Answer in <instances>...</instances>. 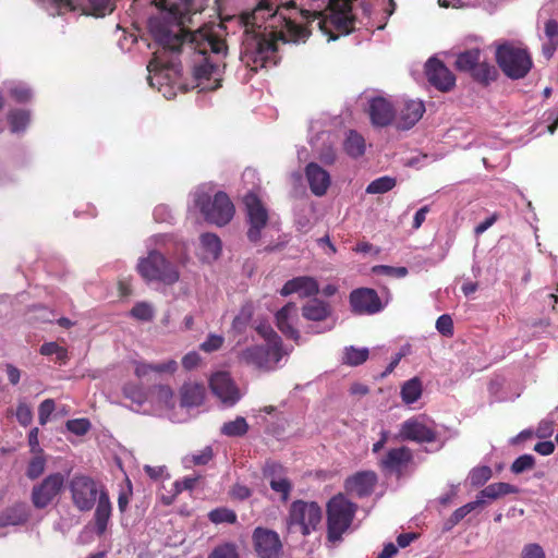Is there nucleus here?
I'll list each match as a JSON object with an SVG mask.
<instances>
[{"instance_id":"ea45409f","label":"nucleus","mask_w":558,"mask_h":558,"mask_svg":"<svg viewBox=\"0 0 558 558\" xmlns=\"http://www.w3.org/2000/svg\"><path fill=\"white\" fill-rule=\"evenodd\" d=\"M368 349H357L354 347L345 348L343 362L351 366H357L366 362L368 359Z\"/></svg>"},{"instance_id":"c756f323","label":"nucleus","mask_w":558,"mask_h":558,"mask_svg":"<svg viewBox=\"0 0 558 558\" xmlns=\"http://www.w3.org/2000/svg\"><path fill=\"white\" fill-rule=\"evenodd\" d=\"M253 315L254 306L251 302H246L241 306L239 313L233 318L231 324V331L234 335L244 333L252 322Z\"/></svg>"},{"instance_id":"a211bd4d","label":"nucleus","mask_w":558,"mask_h":558,"mask_svg":"<svg viewBox=\"0 0 558 558\" xmlns=\"http://www.w3.org/2000/svg\"><path fill=\"white\" fill-rule=\"evenodd\" d=\"M209 386L215 396L225 404L233 405L240 399V392L227 372H218L210 377Z\"/></svg>"},{"instance_id":"5701e85b","label":"nucleus","mask_w":558,"mask_h":558,"mask_svg":"<svg viewBox=\"0 0 558 558\" xmlns=\"http://www.w3.org/2000/svg\"><path fill=\"white\" fill-rule=\"evenodd\" d=\"M368 114L375 126L389 125L396 116L392 104L384 97H375L369 101Z\"/></svg>"},{"instance_id":"3c124183","label":"nucleus","mask_w":558,"mask_h":558,"mask_svg":"<svg viewBox=\"0 0 558 558\" xmlns=\"http://www.w3.org/2000/svg\"><path fill=\"white\" fill-rule=\"evenodd\" d=\"M66 428L69 432L77 435L84 436L90 429V422L88 418H73L66 422Z\"/></svg>"},{"instance_id":"a18cd8bd","label":"nucleus","mask_w":558,"mask_h":558,"mask_svg":"<svg viewBox=\"0 0 558 558\" xmlns=\"http://www.w3.org/2000/svg\"><path fill=\"white\" fill-rule=\"evenodd\" d=\"M207 558H241L238 547L233 543H223L216 546Z\"/></svg>"},{"instance_id":"9b49d317","label":"nucleus","mask_w":558,"mask_h":558,"mask_svg":"<svg viewBox=\"0 0 558 558\" xmlns=\"http://www.w3.org/2000/svg\"><path fill=\"white\" fill-rule=\"evenodd\" d=\"M322 519V508L317 502L294 500L289 509L288 527L292 532H299L306 536L317 530Z\"/></svg>"},{"instance_id":"0e129e2a","label":"nucleus","mask_w":558,"mask_h":558,"mask_svg":"<svg viewBox=\"0 0 558 558\" xmlns=\"http://www.w3.org/2000/svg\"><path fill=\"white\" fill-rule=\"evenodd\" d=\"M178 368L174 360H169L159 364H151V372L173 374Z\"/></svg>"},{"instance_id":"c85d7f7f","label":"nucleus","mask_w":558,"mask_h":558,"mask_svg":"<svg viewBox=\"0 0 558 558\" xmlns=\"http://www.w3.org/2000/svg\"><path fill=\"white\" fill-rule=\"evenodd\" d=\"M518 493V488L511 484L498 482L487 485L478 494L477 498L495 500L509 494Z\"/></svg>"},{"instance_id":"473e14b6","label":"nucleus","mask_w":558,"mask_h":558,"mask_svg":"<svg viewBox=\"0 0 558 558\" xmlns=\"http://www.w3.org/2000/svg\"><path fill=\"white\" fill-rule=\"evenodd\" d=\"M481 50L473 48L458 54L456 66L460 71L471 72L481 62Z\"/></svg>"},{"instance_id":"6e6d98bb","label":"nucleus","mask_w":558,"mask_h":558,"mask_svg":"<svg viewBox=\"0 0 558 558\" xmlns=\"http://www.w3.org/2000/svg\"><path fill=\"white\" fill-rule=\"evenodd\" d=\"M54 401L52 399H46L44 400L38 408V420L40 425H45L51 413L54 411Z\"/></svg>"},{"instance_id":"f3484780","label":"nucleus","mask_w":558,"mask_h":558,"mask_svg":"<svg viewBox=\"0 0 558 558\" xmlns=\"http://www.w3.org/2000/svg\"><path fill=\"white\" fill-rule=\"evenodd\" d=\"M425 72L430 85L440 92H449L456 85L454 74L437 58L426 62Z\"/></svg>"},{"instance_id":"7ed1b4c3","label":"nucleus","mask_w":558,"mask_h":558,"mask_svg":"<svg viewBox=\"0 0 558 558\" xmlns=\"http://www.w3.org/2000/svg\"><path fill=\"white\" fill-rule=\"evenodd\" d=\"M68 486L75 509L87 512L95 508L93 515L95 533L102 536L108 530L113 511L106 486L84 474H74Z\"/></svg>"},{"instance_id":"79ce46f5","label":"nucleus","mask_w":558,"mask_h":558,"mask_svg":"<svg viewBox=\"0 0 558 558\" xmlns=\"http://www.w3.org/2000/svg\"><path fill=\"white\" fill-rule=\"evenodd\" d=\"M263 476L268 483L279 481L287 477V469L276 461H266L263 466Z\"/></svg>"},{"instance_id":"9d476101","label":"nucleus","mask_w":558,"mask_h":558,"mask_svg":"<svg viewBox=\"0 0 558 558\" xmlns=\"http://www.w3.org/2000/svg\"><path fill=\"white\" fill-rule=\"evenodd\" d=\"M288 353L284 348L267 344H253L238 353V362L258 372L268 373L277 368L279 362Z\"/></svg>"},{"instance_id":"09e8293b","label":"nucleus","mask_w":558,"mask_h":558,"mask_svg":"<svg viewBox=\"0 0 558 558\" xmlns=\"http://www.w3.org/2000/svg\"><path fill=\"white\" fill-rule=\"evenodd\" d=\"M90 13L95 16H105L113 11L111 0H87Z\"/></svg>"},{"instance_id":"dca6fc26","label":"nucleus","mask_w":558,"mask_h":558,"mask_svg":"<svg viewBox=\"0 0 558 558\" xmlns=\"http://www.w3.org/2000/svg\"><path fill=\"white\" fill-rule=\"evenodd\" d=\"M350 305L352 312L359 315L376 314L381 311L380 298L374 289L359 288L350 293Z\"/></svg>"},{"instance_id":"f03ea898","label":"nucleus","mask_w":558,"mask_h":558,"mask_svg":"<svg viewBox=\"0 0 558 558\" xmlns=\"http://www.w3.org/2000/svg\"><path fill=\"white\" fill-rule=\"evenodd\" d=\"M272 4L268 0H262L253 11L241 14L245 32L240 59L254 73L259 69L274 66L279 61L274 39L280 34L268 33L265 29Z\"/></svg>"},{"instance_id":"423d86ee","label":"nucleus","mask_w":558,"mask_h":558,"mask_svg":"<svg viewBox=\"0 0 558 558\" xmlns=\"http://www.w3.org/2000/svg\"><path fill=\"white\" fill-rule=\"evenodd\" d=\"M291 9H295L294 4H284L282 7H275V4H272V10L267 20L268 22L265 29L268 33L280 34L279 37L276 36L274 39L277 49L278 41H304L311 35V31L306 26L295 23L291 16L288 15Z\"/></svg>"},{"instance_id":"2f4dec72","label":"nucleus","mask_w":558,"mask_h":558,"mask_svg":"<svg viewBox=\"0 0 558 558\" xmlns=\"http://www.w3.org/2000/svg\"><path fill=\"white\" fill-rule=\"evenodd\" d=\"M422 381L417 377L407 380L401 387V399L405 404L416 402L422 396Z\"/></svg>"},{"instance_id":"4c0bfd02","label":"nucleus","mask_w":558,"mask_h":558,"mask_svg":"<svg viewBox=\"0 0 558 558\" xmlns=\"http://www.w3.org/2000/svg\"><path fill=\"white\" fill-rule=\"evenodd\" d=\"M33 454L34 457L29 460L26 469V476L29 480L38 478L46 469V458L44 452H36Z\"/></svg>"},{"instance_id":"49530a36","label":"nucleus","mask_w":558,"mask_h":558,"mask_svg":"<svg viewBox=\"0 0 558 558\" xmlns=\"http://www.w3.org/2000/svg\"><path fill=\"white\" fill-rule=\"evenodd\" d=\"M535 465V459L532 454H522L518 457L510 466V470L514 474H521L527 470L533 469Z\"/></svg>"},{"instance_id":"20e7f679","label":"nucleus","mask_w":558,"mask_h":558,"mask_svg":"<svg viewBox=\"0 0 558 558\" xmlns=\"http://www.w3.org/2000/svg\"><path fill=\"white\" fill-rule=\"evenodd\" d=\"M355 0H329L325 11L314 12V20L328 40H336L355 31L356 17L352 12Z\"/></svg>"},{"instance_id":"6e6552de","label":"nucleus","mask_w":558,"mask_h":558,"mask_svg":"<svg viewBox=\"0 0 558 558\" xmlns=\"http://www.w3.org/2000/svg\"><path fill=\"white\" fill-rule=\"evenodd\" d=\"M137 270L148 282L157 281L172 286L180 279L178 266L158 251H150L146 257L141 258Z\"/></svg>"},{"instance_id":"b1692460","label":"nucleus","mask_w":558,"mask_h":558,"mask_svg":"<svg viewBox=\"0 0 558 558\" xmlns=\"http://www.w3.org/2000/svg\"><path fill=\"white\" fill-rule=\"evenodd\" d=\"M305 175L311 192L318 197L324 196L331 183L330 174L316 162H310L305 167Z\"/></svg>"},{"instance_id":"f257e3e1","label":"nucleus","mask_w":558,"mask_h":558,"mask_svg":"<svg viewBox=\"0 0 558 558\" xmlns=\"http://www.w3.org/2000/svg\"><path fill=\"white\" fill-rule=\"evenodd\" d=\"M193 1L178 0L166 16L150 17L148 29L158 45L172 52H180L186 40L195 44L194 49L203 56V60L194 66V76L203 90H216L221 87L226 64L221 66L218 60L208 56V52L218 59L226 57L228 47L223 39L211 33H191L184 28V19L191 13Z\"/></svg>"},{"instance_id":"603ef678","label":"nucleus","mask_w":558,"mask_h":558,"mask_svg":"<svg viewBox=\"0 0 558 558\" xmlns=\"http://www.w3.org/2000/svg\"><path fill=\"white\" fill-rule=\"evenodd\" d=\"M270 488L281 495V499L287 501L289 499L290 493L292 490V483L288 477L281 478L279 481H270Z\"/></svg>"},{"instance_id":"052dcab7","label":"nucleus","mask_w":558,"mask_h":558,"mask_svg":"<svg viewBox=\"0 0 558 558\" xmlns=\"http://www.w3.org/2000/svg\"><path fill=\"white\" fill-rule=\"evenodd\" d=\"M214 457L213 448L205 447L199 453L193 454L191 460L194 465H206Z\"/></svg>"},{"instance_id":"8fccbe9b","label":"nucleus","mask_w":558,"mask_h":558,"mask_svg":"<svg viewBox=\"0 0 558 558\" xmlns=\"http://www.w3.org/2000/svg\"><path fill=\"white\" fill-rule=\"evenodd\" d=\"M373 272L389 277L403 278L408 275L409 271L408 268L403 266L393 267L388 265H377L373 267Z\"/></svg>"},{"instance_id":"1a4fd4ad","label":"nucleus","mask_w":558,"mask_h":558,"mask_svg":"<svg viewBox=\"0 0 558 558\" xmlns=\"http://www.w3.org/2000/svg\"><path fill=\"white\" fill-rule=\"evenodd\" d=\"M195 206L208 222L219 227L228 225L235 213L233 203L222 191L217 192L213 197L206 192L196 193Z\"/></svg>"},{"instance_id":"0eeeda50","label":"nucleus","mask_w":558,"mask_h":558,"mask_svg":"<svg viewBox=\"0 0 558 558\" xmlns=\"http://www.w3.org/2000/svg\"><path fill=\"white\" fill-rule=\"evenodd\" d=\"M356 505L342 494L333 496L327 504V539L336 543L351 526Z\"/></svg>"},{"instance_id":"cd10ccee","label":"nucleus","mask_w":558,"mask_h":558,"mask_svg":"<svg viewBox=\"0 0 558 558\" xmlns=\"http://www.w3.org/2000/svg\"><path fill=\"white\" fill-rule=\"evenodd\" d=\"M205 396V389L198 384H186L181 390V404L192 408L202 404Z\"/></svg>"},{"instance_id":"bb28decb","label":"nucleus","mask_w":558,"mask_h":558,"mask_svg":"<svg viewBox=\"0 0 558 558\" xmlns=\"http://www.w3.org/2000/svg\"><path fill=\"white\" fill-rule=\"evenodd\" d=\"M331 313L328 303L313 299L302 307V315L307 320L322 322L325 320Z\"/></svg>"},{"instance_id":"4be33fe9","label":"nucleus","mask_w":558,"mask_h":558,"mask_svg":"<svg viewBox=\"0 0 558 558\" xmlns=\"http://www.w3.org/2000/svg\"><path fill=\"white\" fill-rule=\"evenodd\" d=\"M319 292V286L315 278L300 276L288 280L280 290V294L288 296L298 293L301 298H311Z\"/></svg>"},{"instance_id":"37998d69","label":"nucleus","mask_w":558,"mask_h":558,"mask_svg":"<svg viewBox=\"0 0 558 558\" xmlns=\"http://www.w3.org/2000/svg\"><path fill=\"white\" fill-rule=\"evenodd\" d=\"M493 476V471L487 465L476 466L471 470L469 475L470 484L473 487L483 486Z\"/></svg>"},{"instance_id":"ddd939ff","label":"nucleus","mask_w":558,"mask_h":558,"mask_svg":"<svg viewBox=\"0 0 558 558\" xmlns=\"http://www.w3.org/2000/svg\"><path fill=\"white\" fill-rule=\"evenodd\" d=\"M243 202L248 222L246 235L251 242L256 243L260 240L262 231L267 226L268 211L255 193H247Z\"/></svg>"},{"instance_id":"338daca9","label":"nucleus","mask_w":558,"mask_h":558,"mask_svg":"<svg viewBox=\"0 0 558 558\" xmlns=\"http://www.w3.org/2000/svg\"><path fill=\"white\" fill-rule=\"evenodd\" d=\"M231 495L239 500H245L251 497L252 490L245 485L235 484L231 489Z\"/></svg>"},{"instance_id":"72a5a7b5","label":"nucleus","mask_w":558,"mask_h":558,"mask_svg":"<svg viewBox=\"0 0 558 558\" xmlns=\"http://www.w3.org/2000/svg\"><path fill=\"white\" fill-rule=\"evenodd\" d=\"M343 147L349 156L353 158L361 157L365 153V140L356 131H350Z\"/></svg>"},{"instance_id":"bf43d9fd","label":"nucleus","mask_w":558,"mask_h":558,"mask_svg":"<svg viewBox=\"0 0 558 558\" xmlns=\"http://www.w3.org/2000/svg\"><path fill=\"white\" fill-rule=\"evenodd\" d=\"M521 558H546V556L541 545L536 543H530L523 547Z\"/></svg>"},{"instance_id":"e2e57ef3","label":"nucleus","mask_w":558,"mask_h":558,"mask_svg":"<svg viewBox=\"0 0 558 558\" xmlns=\"http://www.w3.org/2000/svg\"><path fill=\"white\" fill-rule=\"evenodd\" d=\"M10 95L15 101L24 104L31 100L32 93L28 88L25 87H14L10 90Z\"/></svg>"},{"instance_id":"680f3d73","label":"nucleus","mask_w":558,"mask_h":558,"mask_svg":"<svg viewBox=\"0 0 558 558\" xmlns=\"http://www.w3.org/2000/svg\"><path fill=\"white\" fill-rule=\"evenodd\" d=\"M59 12H71L81 9L82 4L80 0H52Z\"/></svg>"},{"instance_id":"e433bc0d","label":"nucleus","mask_w":558,"mask_h":558,"mask_svg":"<svg viewBox=\"0 0 558 558\" xmlns=\"http://www.w3.org/2000/svg\"><path fill=\"white\" fill-rule=\"evenodd\" d=\"M397 184V181L392 177L384 175L372 181L365 192L367 194H384L391 191Z\"/></svg>"},{"instance_id":"39448f33","label":"nucleus","mask_w":558,"mask_h":558,"mask_svg":"<svg viewBox=\"0 0 558 558\" xmlns=\"http://www.w3.org/2000/svg\"><path fill=\"white\" fill-rule=\"evenodd\" d=\"M495 59L502 73L511 80L524 78L533 66L529 50L509 41L497 46Z\"/></svg>"},{"instance_id":"5fc2aeb1","label":"nucleus","mask_w":558,"mask_h":558,"mask_svg":"<svg viewBox=\"0 0 558 558\" xmlns=\"http://www.w3.org/2000/svg\"><path fill=\"white\" fill-rule=\"evenodd\" d=\"M436 329L439 333L445 337H451L453 335V322L450 315L444 314L436 320Z\"/></svg>"},{"instance_id":"f704fd0d","label":"nucleus","mask_w":558,"mask_h":558,"mask_svg":"<svg viewBox=\"0 0 558 558\" xmlns=\"http://www.w3.org/2000/svg\"><path fill=\"white\" fill-rule=\"evenodd\" d=\"M248 430V424L243 416H236L235 420L226 422L220 432L228 437H242Z\"/></svg>"},{"instance_id":"69168bd1","label":"nucleus","mask_w":558,"mask_h":558,"mask_svg":"<svg viewBox=\"0 0 558 558\" xmlns=\"http://www.w3.org/2000/svg\"><path fill=\"white\" fill-rule=\"evenodd\" d=\"M544 32L548 40L558 41V22L556 20H547L544 26Z\"/></svg>"},{"instance_id":"774afa93","label":"nucleus","mask_w":558,"mask_h":558,"mask_svg":"<svg viewBox=\"0 0 558 558\" xmlns=\"http://www.w3.org/2000/svg\"><path fill=\"white\" fill-rule=\"evenodd\" d=\"M199 361L201 357L196 352H190L183 356L182 366L185 369L190 371L195 368L198 365Z\"/></svg>"},{"instance_id":"4468645a","label":"nucleus","mask_w":558,"mask_h":558,"mask_svg":"<svg viewBox=\"0 0 558 558\" xmlns=\"http://www.w3.org/2000/svg\"><path fill=\"white\" fill-rule=\"evenodd\" d=\"M64 486V476L61 473H52L46 476L32 489V502L35 508L44 509L61 493Z\"/></svg>"},{"instance_id":"aec40b11","label":"nucleus","mask_w":558,"mask_h":558,"mask_svg":"<svg viewBox=\"0 0 558 558\" xmlns=\"http://www.w3.org/2000/svg\"><path fill=\"white\" fill-rule=\"evenodd\" d=\"M298 306L293 302L287 303L275 315L277 328L296 344H300L301 335L295 328L299 319Z\"/></svg>"},{"instance_id":"864d4df0","label":"nucleus","mask_w":558,"mask_h":558,"mask_svg":"<svg viewBox=\"0 0 558 558\" xmlns=\"http://www.w3.org/2000/svg\"><path fill=\"white\" fill-rule=\"evenodd\" d=\"M225 342V339L220 335L210 333L207 339L201 344V350L207 353L219 350Z\"/></svg>"},{"instance_id":"c03bdc74","label":"nucleus","mask_w":558,"mask_h":558,"mask_svg":"<svg viewBox=\"0 0 558 558\" xmlns=\"http://www.w3.org/2000/svg\"><path fill=\"white\" fill-rule=\"evenodd\" d=\"M208 518L215 524H219V523L233 524L236 522L235 512L228 508L214 509L208 513Z\"/></svg>"},{"instance_id":"13d9d810","label":"nucleus","mask_w":558,"mask_h":558,"mask_svg":"<svg viewBox=\"0 0 558 558\" xmlns=\"http://www.w3.org/2000/svg\"><path fill=\"white\" fill-rule=\"evenodd\" d=\"M128 487L125 489L120 490L118 496V508L121 513H124L129 507L131 496H132V484L129 478H126Z\"/></svg>"},{"instance_id":"a19ab883","label":"nucleus","mask_w":558,"mask_h":558,"mask_svg":"<svg viewBox=\"0 0 558 558\" xmlns=\"http://www.w3.org/2000/svg\"><path fill=\"white\" fill-rule=\"evenodd\" d=\"M8 121L12 132L25 130L29 122V114L25 110L16 109L8 113Z\"/></svg>"},{"instance_id":"f8f14e48","label":"nucleus","mask_w":558,"mask_h":558,"mask_svg":"<svg viewBox=\"0 0 558 558\" xmlns=\"http://www.w3.org/2000/svg\"><path fill=\"white\" fill-rule=\"evenodd\" d=\"M437 435L435 422L420 415L410 417L400 425L398 438L418 444H429L436 441Z\"/></svg>"},{"instance_id":"c9c22d12","label":"nucleus","mask_w":558,"mask_h":558,"mask_svg":"<svg viewBox=\"0 0 558 558\" xmlns=\"http://www.w3.org/2000/svg\"><path fill=\"white\" fill-rule=\"evenodd\" d=\"M201 244L208 256L217 259L221 254V241L214 233H204L201 235Z\"/></svg>"},{"instance_id":"58836bf2","label":"nucleus","mask_w":558,"mask_h":558,"mask_svg":"<svg viewBox=\"0 0 558 558\" xmlns=\"http://www.w3.org/2000/svg\"><path fill=\"white\" fill-rule=\"evenodd\" d=\"M257 333L266 341L267 345L283 348L281 337L274 330L269 324H259L255 327Z\"/></svg>"},{"instance_id":"412c9836","label":"nucleus","mask_w":558,"mask_h":558,"mask_svg":"<svg viewBox=\"0 0 558 558\" xmlns=\"http://www.w3.org/2000/svg\"><path fill=\"white\" fill-rule=\"evenodd\" d=\"M377 481L374 471H361L345 480V489L357 497H366L374 492Z\"/></svg>"},{"instance_id":"6ab92c4d","label":"nucleus","mask_w":558,"mask_h":558,"mask_svg":"<svg viewBox=\"0 0 558 558\" xmlns=\"http://www.w3.org/2000/svg\"><path fill=\"white\" fill-rule=\"evenodd\" d=\"M413 452L407 446L392 448L379 460V466L383 471L395 473L397 477L403 475V470L412 462Z\"/></svg>"},{"instance_id":"7c9ffc66","label":"nucleus","mask_w":558,"mask_h":558,"mask_svg":"<svg viewBox=\"0 0 558 558\" xmlns=\"http://www.w3.org/2000/svg\"><path fill=\"white\" fill-rule=\"evenodd\" d=\"M470 73L473 80L483 86H488L498 77L497 69L485 61L480 62Z\"/></svg>"},{"instance_id":"2eb2a0df","label":"nucleus","mask_w":558,"mask_h":558,"mask_svg":"<svg viewBox=\"0 0 558 558\" xmlns=\"http://www.w3.org/2000/svg\"><path fill=\"white\" fill-rule=\"evenodd\" d=\"M254 550L258 558H280L282 554V543L277 532L256 527L252 535Z\"/></svg>"},{"instance_id":"a878e982","label":"nucleus","mask_w":558,"mask_h":558,"mask_svg":"<svg viewBox=\"0 0 558 558\" xmlns=\"http://www.w3.org/2000/svg\"><path fill=\"white\" fill-rule=\"evenodd\" d=\"M28 511L25 504H15L4 509L0 514V527L20 525L27 521Z\"/></svg>"},{"instance_id":"4d7b16f0","label":"nucleus","mask_w":558,"mask_h":558,"mask_svg":"<svg viewBox=\"0 0 558 558\" xmlns=\"http://www.w3.org/2000/svg\"><path fill=\"white\" fill-rule=\"evenodd\" d=\"M15 415L19 423L23 426H27L33 420L32 409L24 402L19 403Z\"/></svg>"},{"instance_id":"de8ad7c7","label":"nucleus","mask_w":558,"mask_h":558,"mask_svg":"<svg viewBox=\"0 0 558 558\" xmlns=\"http://www.w3.org/2000/svg\"><path fill=\"white\" fill-rule=\"evenodd\" d=\"M131 316L142 322H150L154 318V311L148 303L140 302L132 307Z\"/></svg>"},{"instance_id":"393cba45","label":"nucleus","mask_w":558,"mask_h":558,"mask_svg":"<svg viewBox=\"0 0 558 558\" xmlns=\"http://www.w3.org/2000/svg\"><path fill=\"white\" fill-rule=\"evenodd\" d=\"M425 112L424 102L421 100H408L400 109L398 128L409 130L414 126Z\"/></svg>"}]
</instances>
